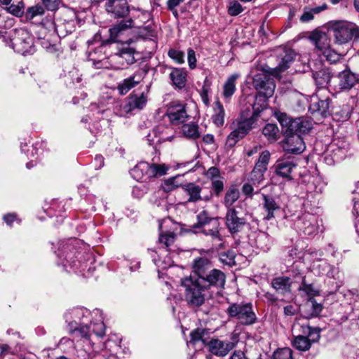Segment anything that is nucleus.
<instances>
[{"mask_svg":"<svg viewBox=\"0 0 359 359\" xmlns=\"http://www.w3.org/2000/svg\"><path fill=\"white\" fill-rule=\"evenodd\" d=\"M273 359H293L292 351L290 348H278L273 353Z\"/></svg>","mask_w":359,"mask_h":359,"instance_id":"obj_48","label":"nucleus"},{"mask_svg":"<svg viewBox=\"0 0 359 359\" xmlns=\"http://www.w3.org/2000/svg\"><path fill=\"white\" fill-rule=\"evenodd\" d=\"M238 341L237 334H232L231 341L211 339L208 343L209 351L215 355L224 356L235 347Z\"/></svg>","mask_w":359,"mask_h":359,"instance_id":"obj_12","label":"nucleus"},{"mask_svg":"<svg viewBox=\"0 0 359 359\" xmlns=\"http://www.w3.org/2000/svg\"><path fill=\"white\" fill-rule=\"evenodd\" d=\"M333 114L339 121H344L351 116V108L348 105H344L341 109H336Z\"/></svg>","mask_w":359,"mask_h":359,"instance_id":"obj_47","label":"nucleus"},{"mask_svg":"<svg viewBox=\"0 0 359 359\" xmlns=\"http://www.w3.org/2000/svg\"><path fill=\"white\" fill-rule=\"evenodd\" d=\"M214 222H217V219L209 216L208 213L205 210H203L199 212L197 215V223L195 224L194 228H199L205 226L207 224H212Z\"/></svg>","mask_w":359,"mask_h":359,"instance_id":"obj_44","label":"nucleus"},{"mask_svg":"<svg viewBox=\"0 0 359 359\" xmlns=\"http://www.w3.org/2000/svg\"><path fill=\"white\" fill-rule=\"evenodd\" d=\"M69 332L74 340L79 341V339L84 341H90V327L88 325L77 326L76 322H72L69 324Z\"/></svg>","mask_w":359,"mask_h":359,"instance_id":"obj_24","label":"nucleus"},{"mask_svg":"<svg viewBox=\"0 0 359 359\" xmlns=\"http://www.w3.org/2000/svg\"><path fill=\"white\" fill-rule=\"evenodd\" d=\"M212 189L216 196H219L224 190V182L220 180H212Z\"/></svg>","mask_w":359,"mask_h":359,"instance_id":"obj_58","label":"nucleus"},{"mask_svg":"<svg viewBox=\"0 0 359 359\" xmlns=\"http://www.w3.org/2000/svg\"><path fill=\"white\" fill-rule=\"evenodd\" d=\"M226 313L229 317L236 318L244 325H251L257 321L251 303L231 304L226 309Z\"/></svg>","mask_w":359,"mask_h":359,"instance_id":"obj_8","label":"nucleus"},{"mask_svg":"<svg viewBox=\"0 0 359 359\" xmlns=\"http://www.w3.org/2000/svg\"><path fill=\"white\" fill-rule=\"evenodd\" d=\"M313 78L318 88H325L331 79L328 69H322L313 73Z\"/></svg>","mask_w":359,"mask_h":359,"instance_id":"obj_32","label":"nucleus"},{"mask_svg":"<svg viewBox=\"0 0 359 359\" xmlns=\"http://www.w3.org/2000/svg\"><path fill=\"white\" fill-rule=\"evenodd\" d=\"M191 339L190 343L195 344L196 342L201 341L203 344L208 346L209 336L208 332L204 329H196L192 331L190 334Z\"/></svg>","mask_w":359,"mask_h":359,"instance_id":"obj_37","label":"nucleus"},{"mask_svg":"<svg viewBox=\"0 0 359 359\" xmlns=\"http://www.w3.org/2000/svg\"><path fill=\"white\" fill-rule=\"evenodd\" d=\"M150 170V163L147 162H140L131 170L130 174L137 181H147L151 178Z\"/></svg>","mask_w":359,"mask_h":359,"instance_id":"obj_22","label":"nucleus"},{"mask_svg":"<svg viewBox=\"0 0 359 359\" xmlns=\"http://www.w3.org/2000/svg\"><path fill=\"white\" fill-rule=\"evenodd\" d=\"M339 85L341 89H350L356 83L355 75L346 70L339 74Z\"/></svg>","mask_w":359,"mask_h":359,"instance_id":"obj_31","label":"nucleus"},{"mask_svg":"<svg viewBox=\"0 0 359 359\" xmlns=\"http://www.w3.org/2000/svg\"><path fill=\"white\" fill-rule=\"evenodd\" d=\"M213 114L212 120L214 124L217 127H222L224 124L225 111L222 104L217 100L214 103Z\"/></svg>","mask_w":359,"mask_h":359,"instance_id":"obj_29","label":"nucleus"},{"mask_svg":"<svg viewBox=\"0 0 359 359\" xmlns=\"http://www.w3.org/2000/svg\"><path fill=\"white\" fill-rule=\"evenodd\" d=\"M295 56L296 53L293 49L287 47L280 48L277 55L278 66L276 69L279 72L286 70L294 60Z\"/></svg>","mask_w":359,"mask_h":359,"instance_id":"obj_14","label":"nucleus"},{"mask_svg":"<svg viewBox=\"0 0 359 359\" xmlns=\"http://www.w3.org/2000/svg\"><path fill=\"white\" fill-rule=\"evenodd\" d=\"M290 126L292 127L291 130H292V133H307L312 129L313 124L309 118L300 117L294 119L293 123H291Z\"/></svg>","mask_w":359,"mask_h":359,"instance_id":"obj_27","label":"nucleus"},{"mask_svg":"<svg viewBox=\"0 0 359 359\" xmlns=\"http://www.w3.org/2000/svg\"><path fill=\"white\" fill-rule=\"evenodd\" d=\"M147 101L146 95L142 93L140 96L132 95L130 97L128 102L130 110L142 109Z\"/></svg>","mask_w":359,"mask_h":359,"instance_id":"obj_39","label":"nucleus"},{"mask_svg":"<svg viewBox=\"0 0 359 359\" xmlns=\"http://www.w3.org/2000/svg\"><path fill=\"white\" fill-rule=\"evenodd\" d=\"M271 154L269 151H263L255 163L254 169L249 174L248 181L254 185L260 184L264 180V173L270 161Z\"/></svg>","mask_w":359,"mask_h":359,"instance_id":"obj_10","label":"nucleus"},{"mask_svg":"<svg viewBox=\"0 0 359 359\" xmlns=\"http://www.w3.org/2000/svg\"><path fill=\"white\" fill-rule=\"evenodd\" d=\"M292 330L298 334L294 336L292 344L294 348L300 351L309 350L311 345L318 342L320 338V329L311 327L306 323L296 322Z\"/></svg>","mask_w":359,"mask_h":359,"instance_id":"obj_4","label":"nucleus"},{"mask_svg":"<svg viewBox=\"0 0 359 359\" xmlns=\"http://www.w3.org/2000/svg\"><path fill=\"white\" fill-rule=\"evenodd\" d=\"M262 208L266 212L264 219L271 220L275 217V213L280 209V205L276 203L275 198L270 195H262Z\"/></svg>","mask_w":359,"mask_h":359,"instance_id":"obj_19","label":"nucleus"},{"mask_svg":"<svg viewBox=\"0 0 359 359\" xmlns=\"http://www.w3.org/2000/svg\"><path fill=\"white\" fill-rule=\"evenodd\" d=\"M184 189L189 196V202L196 203L203 199L201 196V188L199 186L194 183H189L185 186Z\"/></svg>","mask_w":359,"mask_h":359,"instance_id":"obj_36","label":"nucleus"},{"mask_svg":"<svg viewBox=\"0 0 359 359\" xmlns=\"http://www.w3.org/2000/svg\"><path fill=\"white\" fill-rule=\"evenodd\" d=\"M310 40L314 44L319 54H323L325 50L330 47V40L328 36L320 31H314L309 36Z\"/></svg>","mask_w":359,"mask_h":359,"instance_id":"obj_17","label":"nucleus"},{"mask_svg":"<svg viewBox=\"0 0 359 359\" xmlns=\"http://www.w3.org/2000/svg\"><path fill=\"white\" fill-rule=\"evenodd\" d=\"M323 306L316 302L313 298H310L303 306V313L306 318L318 316L322 311Z\"/></svg>","mask_w":359,"mask_h":359,"instance_id":"obj_28","label":"nucleus"},{"mask_svg":"<svg viewBox=\"0 0 359 359\" xmlns=\"http://www.w3.org/2000/svg\"><path fill=\"white\" fill-rule=\"evenodd\" d=\"M175 178L172 177L166 180L162 184L163 190L166 192L170 191L175 188L177 187V185L175 184Z\"/></svg>","mask_w":359,"mask_h":359,"instance_id":"obj_61","label":"nucleus"},{"mask_svg":"<svg viewBox=\"0 0 359 359\" xmlns=\"http://www.w3.org/2000/svg\"><path fill=\"white\" fill-rule=\"evenodd\" d=\"M330 32H332L336 43L342 45L348 43L353 38L359 39V27L346 21L331 22Z\"/></svg>","mask_w":359,"mask_h":359,"instance_id":"obj_6","label":"nucleus"},{"mask_svg":"<svg viewBox=\"0 0 359 359\" xmlns=\"http://www.w3.org/2000/svg\"><path fill=\"white\" fill-rule=\"evenodd\" d=\"M104 8L107 13L114 18H123L130 12L128 4L126 0H106Z\"/></svg>","mask_w":359,"mask_h":359,"instance_id":"obj_13","label":"nucleus"},{"mask_svg":"<svg viewBox=\"0 0 359 359\" xmlns=\"http://www.w3.org/2000/svg\"><path fill=\"white\" fill-rule=\"evenodd\" d=\"M44 6L43 5H35L34 6L28 8L26 11V18L32 20L36 16L42 15L44 14Z\"/></svg>","mask_w":359,"mask_h":359,"instance_id":"obj_46","label":"nucleus"},{"mask_svg":"<svg viewBox=\"0 0 359 359\" xmlns=\"http://www.w3.org/2000/svg\"><path fill=\"white\" fill-rule=\"evenodd\" d=\"M243 11V8L240 3L237 1H232L229 3L228 8V13L231 16H236Z\"/></svg>","mask_w":359,"mask_h":359,"instance_id":"obj_52","label":"nucleus"},{"mask_svg":"<svg viewBox=\"0 0 359 359\" xmlns=\"http://www.w3.org/2000/svg\"><path fill=\"white\" fill-rule=\"evenodd\" d=\"M287 136V140L283 146L285 151L292 154H299L304 151L305 144L299 135L292 133Z\"/></svg>","mask_w":359,"mask_h":359,"instance_id":"obj_15","label":"nucleus"},{"mask_svg":"<svg viewBox=\"0 0 359 359\" xmlns=\"http://www.w3.org/2000/svg\"><path fill=\"white\" fill-rule=\"evenodd\" d=\"M211 225L212 228L210 229H203V233H205V235L210 236L213 238H217L218 240H220L219 232L218 229L219 224L217 221L214 222V223L212 224Z\"/></svg>","mask_w":359,"mask_h":359,"instance_id":"obj_54","label":"nucleus"},{"mask_svg":"<svg viewBox=\"0 0 359 359\" xmlns=\"http://www.w3.org/2000/svg\"><path fill=\"white\" fill-rule=\"evenodd\" d=\"M250 242L252 245L266 252L269 250L271 241L267 233L259 231L250 234Z\"/></svg>","mask_w":359,"mask_h":359,"instance_id":"obj_16","label":"nucleus"},{"mask_svg":"<svg viewBox=\"0 0 359 359\" xmlns=\"http://www.w3.org/2000/svg\"><path fill=\"white\" fill-rule=\"evenodd\" d=\"M313 19V15L309 9L306 8L304 10V13L300 17V20L302 22H308Z\"/></svg>","mask_w":359,"mask_h":359,"instance_id":"obj_63","label":"nucleus"},{"mask_svg":"<svg viewBox=\"0 0 359 359\" xmlns=\"http://www.w3.org/2000/svg\"><path fill=\"white\" fill-rule=\"evenodd\" d=\"M297 165L292 161L278 160L274 165L275 173L287 180H292L291 173Z\"/></svg>","mask_w":359,"mask_h":359,"instance_id":"obj_20","label":"nucleus"},{"mask_svg":"<svg viewBox=\"0 0 359 359\" xmlns=\"http://www.w3.org/2000/svg\"><path fill=\"white\" fill-rule=\"evenodd\" d=\"M206 175L208 178H210L213 180L214 178L218 177L219 176V170L216 167H211L208 170Z\"/></svg>","mask_w":359,"mask_h":359,"instance_id":"obj_64","label":"nucleus"},{"mask_svg":"<svg viewBox=\"0 0 359 359\" xmlns=\"http://www.w3.org/2000/svg\"><path fill=\"white\" fill-rule=\"evenodd\" d=\"M133 20L132 18H128L126 20H121L116 25H114L109 29L110 37L115 40L118 36L123 31L133 27Z\"/></svg>","mask_w":359,"mask_h":359,"instance_id":"obj_30","label":"nucleus"},{"mask_svg":"<svg viewBox=\"0 0 359 359\" xmlns=\"http://www.w3.org/2000/svg\"><path fill=\"white\" fill-rule=\"evenodd\" d=\"M169 167L165 164H151L150 176L151 178L158 177L165 175L168 170Z\"/></svg>","mask_w":359,"mask_h":359,"instance_id":"obj_45","label":"nucleus"},{"mask_svg":"<svg viewBox=\"0 0 359 359\" xmlns=\"http://www.w3.org/2000/svg\"><path fill=\"white\" fill-rule=\"evenodd\" d=\"M349 294L352 296L353 302L351 303L352 306L349 308L350 311L346 312V315L341 317L342 320H346L348 318L352 320L359 318V294H353L351 292H349Z\"/></svg>","mask_w":359,"mask_h":359,"instance_id":"obj_33","label":"nucleus"},{"mask_svg":"<svg viewBox=\"0 0 359 359\" xmlns=\"http://www.w3.org/2000/svg\"><path fill=\"white\" fill-rule=\"evenodd\" d=\"M276 116L282 126L283 133L286 135L292 134L290 125L294 120L291 119L286 114L281 112L276 113Z\"/></svg>","mask_w":359,"mask_h":359,"instance_id":"obj_38","label":"nucleus"},{"mask_svg":"<svg viewBox=\"0 0 359 359\" xmlns=\"http://www.w3.org/2000/svg\"><path fill=\"white\" fill-rule=\"evenodd\" d=\"M236 253L233 250H228L221 255V261L229 266H233L236 264Z\"/></svg>","mask_w":359,"mask_h":359,"instance_id":"obj_49","label":"nucleus"},{"mask_svg":"<svg viewBox=\"0 0 359 359\" xmlns=\"http://www.w3.org/2000/svg\"><path fill=\"white\" fill-rule=\"evenodd\" d=\"M252 83L258 90L255 96V103L262 102V104L265 107L266 100L272 97L274 93L276 85L273 80L266 73L262 72L255 75Z\"/></svg>","mask_w":359,"mask_h":359,"instance_id":"obj_7","label":"nucleus"},{"mask_svg":"<svg viewBox=\"0 0 359 359\" xmlns=\"http://www.w3.org/2000/svg\"><path fill=\"white\" fill-rule=\"evenodd\" d=\"M250 106L252 107V110L250 107L242 109L238 116L232 121L229 127L231 132L226 140L227 148L233 147L255 128L259 113L264 110V106L259 103H254Z\"/></svg>","mask_w":359,"mask_h":359,"instance_id":"obj_1","label":"nucleus"},{"mask_svg":"<svg viewBox=\"0 0 359 359\" xmlns=\"http://www.w3.org/2000/svg\"><path fill=\"white\" fill-rule=\"evenodd\" d=\"M134 53V48L127 46L121 48L116 54V56L119 60H124L126 65H132L135 62Z\"/></svg>","mask_w":359,"mask_h":359,"instance_id":"obj_41","label":"nucleus"},{"mask_svg":"<svg viewBox=\"0 0 359 359\" xmlns=\"http://www.w3.org/2000/svg\"><path fill=\"white\" fill-rule=\"evenodd\" d=\"M279 130L276 125L272 123L266 124L262 130L263 135L271 142L276 141L278 138Z\"/></svg>","mask_w":359,"mask_h":359,"instance_id":"obj_43","label":"nucleus"},{"mask_svg":"<svg viewBox=\"0 0 359 359\" xmlns=\"http://www.w3.org/2000/svg\"><path fill=\"white\" fill-rule=\"evenodd\" d=\"M299 278L302 280V284L298 288L299 290L304 292L311 298L318 295L319 290L317 287L313 283H307L304 276H299Z\"/></svg>","mask_w":359,"mask_h":359,"instance_id":"obj_42","label":"nucleus"},{"mask_svg":"<svg viewBox=\"0 0 359 359\" xmlns=\"http://www.w3.org/2000/svg\"><path fill=\"white\" fill-rule=\"evenodd\" d=\"M192 269L197 280L209 291L221 290L224 288L225 273L219 269L213 268L211 261L207 257H200L194 259Z\"/></svg>","mask_w":359,"mask_h":359,"instance_id":"obj_2","label":"nucleus"},{"mask_svg":"<svg viewBox=\"0 0 359 359\" xmlns=\"http://www.w3.org/2000/svg\"><path fill=\"white\" fill-rule=\"evenodd\" d=\"M258 185H255V187H257ZM254 187L255 185L250 182L248 181V182L247 183H245L243 185V187H242V191L243 193L247 196H250L252 198V193L254 191Z\"/></svg>","mask_w":359,"mask_h":359,"instance_id":"obj_62","label":"nucleus"},{"mask_svg":"<svg viewBox=\"0 0 359 359\" xmlns=\"http://www.w3.org/2000/svg\"><path fill=\"white\" fill-rule=\"evenodd\" d=\"M182 285L184 287V300L190 308L201 306L211 297L210 292L196 277L183 279Z\"/></svg>","mask_w":359,"mask_h":359,"instance_id":"obj_3","label":"nucleus"},{"mask_svg":"<svg viewBox=\"0 0 359 359\" xmlns=\"http://www.w3.org/2000/svg\"><path fill=\"white\" fill-rule=\"evenodd\" d=\"M294 226L299 233L306 236H314L319 229L318 219L313 214L304 213L297 218L294 222Z\"/></svg>","mask_w":359,"mask_h":359,"instance_id":"obj_9","label":"nucleus"},{"mask_svg":"<svg viewBox=\"0 0 359 359\" xmlns=\"http://www.w3.org/2000/svg\"><path fill=\"white\" fill-rule=\"evenodd\" d=\"M61 0H42V4L48 10L55 11L59 8Z\"/></svg>","mask_w":359,"mask_h":359,"instance_id":"obj_57","label":"nucleus"},{"mask_svg":"<svg viewBox=\"0 0 359 359\" xmlns=\"http://www.w3.org/2000/svg\"><path fill=\"white\" fill-rule=\"evenodd\" d=\"M88 327L90 333L92 332L99 337H102L104 334V325L102 322L90 323Z\"/></svg>","mask_w":359,"mask_h":359,"instance_id":"obj_56","label":"nucleus"},{"mask_svg":"<svg viewBox=\"0 0 359 359\" xmlns=\"http://www.w3.org/2000/svg\"><path fill=\"white\" fill-rule=\"evenodd\" d=\"M23 4L22 1H19L17 5L13 4H9L6 7V11L15 16H20L23 13Z\"/></svg>","mask_w":359,"mask_h":359,"instance_id":"obj_53","label":"nucleus"},{"mask_svg":"<svg viewBox=\"0 0 359 359\" xmlns=\"http://www.w3.org/2000/svg\"><path fill=\"white\" fill-rule=\"evenodd\" d=\"M168 55L171 59L178 64H182L184 62V53L181 50L171 48L168 50Z\"/></svg>","mask_w":359,"mask_h":359,"instance_id":"obj_50","label":"nucleus"},{"mask_svg":"<svg viewBox=\"0 0 359 359\" xmlns=\"http://www.w3.org/2000/svg\"><path fill=\"white\" fill-rule=\"evenodd\" d=\"M240 197V191L239 190L234 187H230L226 192L224 204L227 210L230 208H237L238 207H233V203L239 198Z\"/></svg>","mask_w":359,"mask_h":359,"instance_id":"obj_35","label":"nucleus"},{"mask_svg":"<svg viewBox=\"0 0 359 359\" xmlns=\"http://www.w3.org/2000/svg\"><path fill=\"white\" fill-rule=\"evenodd\" d=\"M292 283L290 278L280 276L272 280L271 286L278 294L285 295L290 293Z\"/></svg>","mask_w":359,"mask_h":359,"instance_id":"obj_23","label":"nucleus"},{"mask_svg":"<svg viewBox=\"0 0 359 359\" xmlns=\"http://www.w3.org/2000/svg\"><path fill=\"white\" fill-rule=\"evenodd\" d=\"M16 53L22 55L32 54L34 52V38L31 34L24 28L11 30L8 33V41L5 40Z\"/></svg>","mask_w":359,"mask_h":359,"instance_id":"obj_5","label":"nucleus"},{"mask_svg":"<svg viewBox=\"0 0 359 359\" xmlns=\"http://www.w3.org/2000/svg\"><path fill=\"white\" fill-rule=\"evenodd\" d=\"M321 55L330 63H334L340 58V55L334 50L331 49L330 47Z\"/></svg>","mask_w":359,"mask_h":359,"instance_id":"obj_55","label":"nucleus"},{"mask_svg":"<svg viewBox=\"0 0 359 359\" xmlns=\"http://www.w3.org/2000/svg\"><path fill=\"white\" fill-rule=\"evenodd\" d=\"M246 224V218L237 208H230L227 210L225 216V224L231 234L241 232Z\"/></svg>","mask_w":359,"mask_h":359,"instance_id":"obj_11","label":"nucleus"},{"mask_svg":"<svg viewBox=\"0 0 359 359\" xmlns=\"http://www.w3.org/2000/svg\"><path fill=\"white\" fill-rule=\"evenodd\" d=\"M75 356L76 359H92L93 355L84 348H76Z\"/></svg>","mask_w":359,"mask_h":359,"instance_id":"obj_59","label":"nucleus"},{"mask_svg":"<svg viewBox=\"0 0 359 359\" xmlns=\"http://www.w3.org/2000/svg\"><path fill=\"white\" fill-rule=\"evenodd\" d=\"M187 60L190 69H194L196 67V58L195 51L192 48L187 50Z\"/></svg>","mask_w":359,"mask_h":359,"instance_id":"obj_60","label":"nucleus"},{"mask_svg":"<svg viewBox=\"0 0 359 359\" xmlns=\"http://www.w3.org/2000/svg\"><path fill=\"white\" fill-rule=\"evenodd\" d=\"M175 234L172 232L161 234L158 241L161 244H163L166 248L170 246L175 241Z\"/></svg>","mask_w":359,"mask_h":359,"instance_id":"obj_51","label":"nucleus"},{"mask_svg":"<svg viewBox=\"0 0 359 359\" xmlns=\"http://www.w3.org/2000/svg\"><path fill=\"white\" fill-rule=\"evenodd\" d=\"M169 77L175 88L182 89L187 81V72L182 68H172Z\"/></svg>","mask_w":359,"mask_h":359,"instance_id":"obj_21","label":"nucleus"},{"mask_svg":"<svg viewBox=\"0 0 359 359\" xmlns=\"http://www.w3.org/2000/svg\"><path fill=\"white\" fill-rule=\"evenodd\" d=\"M239 77V74H233L231 75L224 84L223 96L225 99H229L236 91V81Z\"/></svg>","mask_w":359,"mask_h":359,"instance_id":"obj_34","label":"nucleus"},{"mask_svg":"<svg viewBox=\"0 0 359 359\" xmlns=\"http://www.w3.org/2000/svg\"><path fill=\"white\" fill-rule=\"evenodd\" d=\"M182 131L183 135L189 139L196 140L201 136L198 126L194 123L184 124L182 128Z\"/></svg>","mask_w":359,"mask_h":359,"instance_id":"obj_40","label":"nucleus"},{"mask_svg":"<svg viewBox=\"0 0 359 359\" xmlns=\"http://www.w3.org/2000/svg\"><path fill=\"white\" fill-rule=\"evenodd\" d=\"M330 100H313L309 106V111L312 114H318L323 117H326L330 114Z\"/></svg>","mask_w":359,"mask_h":359,"instance_id":"obj_25","label":"nucleus"},{"mask_svg":"<svg viewBox=\"0 0 359 359\" xmlns=\"http://www.w3.org/2000/svg\"><path fill=\"white\" fill-rule=\"evenodd\" d=\"M141 81V75L135 73L119 83L117 89L121 95H126L130 89L139 84Z\"/></svg>","mask_w":359,"mask_h":359,"instance_id":"obj_26","label":"nucleus"},{"mask_svg":"<svg viewBox=\"0 0 359 359\" xmlns=\"http://www.w3.org/2000/svg\"><path fill=\"white\" fill-rule=\"evenodd\" d=\"M170 123L172 125H178L184 123L189 118L185 107L183 105L170 107L166 113Z\"/></svg>","mask_w":359,"mask_h":359,"instance_id":"obj_18","label":"nucleus"}]
</instances>
